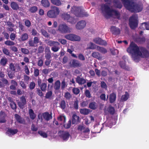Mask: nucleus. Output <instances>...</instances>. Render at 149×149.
Returning a JSON list of instances; mask_svg holds the SVG:
<instances>
[{"mask_svg": "<svg viewBox=\"0 0 149 149\" xmlns=\"http://www.w3.org/2000/svg\"><path fill=\"white\" fill-rule=\"evenodd\" d=\"M127 51L131 54L132 59L135 62L139 61L141 58L149 56V52L146 48L139 47L133 42H131Z\"/></svg>", "mask_w": 149, "mask_h": 149, "instance_id": "f257e3e1", "label": "nucleus"}, {"mask_svg": "<svg viewBox=\"0 0 149 149\" xmlns=\"http://www.w3.org/2000/svg\"><path fill=\"white\" fill-rule=\"evenodd\" d=\"M125 8L132 12L138 13L141 11L143 6L137 0H121Z\"/></svg>", "mask_w": 149, "mask_h": 149, "instance_id": "f03ea898", "label": "nucleus"}, {"mask_svg": "<svg viewBox=\"0 0 149 149\" xmlns=\"http://www.w3.org/2000/svg\"><path fill=\"white\" fill-rule=\"evenodd\" d=\"M100 10L103 15L106 17H111L117 18L120 17L119 13L116 10L110 8V5L109 4H102L101 6Z\"/></svg>", "mask_w": 149, "mask_h": 149, "instance_id": "7ed1b4c3", "label": "nucleus"}, {"mask_svg": "<svg viewBox=\"0 0 149 149\" xmlns=\"http://www.w3.org/2000/svg\"><path fill=\"white\" fill-rule=\"evenodd\" d=\"M60 13V10L58 7L55 6H53L51 10H49L47 13V15L50 18H56Z\"/></svg>", "mask_w": 149, "mask_h": 149, "instance_id": "20e7f679", "label": "nucleus"}, {"mask_svg": "<svg viewBox=\"0 0 149 149\" xmlns=\"http://www.w3.org/2000/svg\"><path fill=\"white\" fill-rule=\"evenodd\" d=\"M138 16L137 15H134L129 19V24L132 29H134L137 26Z\"/></svg>", "mask_w": 149, "mask_h": 149, "instance_id": "39448f33", "label": "nucleus"}, {"mask_svg": "<svg viewBox=\"0 0 149 149\" xmlns=\"http://www.w3.org/2000/svg\"><path fill=\"white\" fill-rule=\"evenodd\" d=\"M75 15L79 17H84L88 16V15L83 9L77 7L75 8Z\"/></svg>", "mask_w": 149, "mask_h": 149, "instance_id": "423d86ee", "label": "nucleus"}, {"mask_svg": "<svg viewBox=\"0 0 149 149\" xmlns=\"http://www.w3.org/2000/svg\"><path fill=\"white\" fill-rule=\"evenodd\" d=\"M58 29L62 33H66L70 32L69 28L65 24H60L58 26Z\"/></svg>", "mask_w": 149, "mask_h": 149, "instance_id": "0eeeda50", "label": "nucleus"}, {"mask_svg": "<svg viewBox=\"0 0 149 149\" xmlns=\"http://www.w3.org/2000/svg\"><path fill=\"white\" fill-rule=\"evenodd\" d=\"M20 101L17 102L19 107L22 109L24 108L26 104V101L25 97L22 95L19 98Z\"/></svg>", "mask_w": 149, "mask_h": 149, "instance_id": "6e6552de", "label": "nucleus"}, {"mask_svg": "<svg viewBox=\"0 0 149 149\" xmlns=\"http://www.w3.org/2000/svg\"><path fill=\"white\" fill-rule=\"evenodd\" d=\"M60 137L64 141H67L69 138L70 134L69 132L64 131H60L58 132Z\"/></svg>", "mask_w": 149, "mask_h": 149, "instance_id": "1a4fd4ad", "label": "nucleus"}, {"mask_svg": "<svg viewBox=\"0 0 149 149\" xmlns=\"http://www.w3.org/2000/svg\"><path fill=\"white\" fill-rule=\"evenodd\" d=\"M8 70L15 72H18L21 70V68L19 64L15 66V64L13 63H10L9 65Z\"/></svg>", "mask_w": 149, "mask_h": 149, "instance_id": "9d476101", "label": "nucleus"}, {"mask_svg": "<svg viewBox=\"0 0 149 149\" xmlns=\"http://www.w3.org/2000/svg\"><path fill=\"white\" fill-rule=\"evenodd\" d=\"M10 6L13 10H19L22 11L23 10V8L22 7H19L17 3L15 2L12 1L11 2Z\"/></svg>", "mask_w": 149, "mask_h": 149, "instance_id": "9b49d317", "label": "nucleus"}, {"mask_svg": "<svg viewBox=\"0 0 149 149\" xmlns=\"http://www.w3.org/2000/svg\"><path fill=\"white\" fill-rule=\"evenodd\" d=\"M122 59L123 61H120L119 63L120 67L123 69L128 70L129 68L125 64L126 60L127 59V57L125 56H124L123 57Z\"/></svg>", "mask_w": 149, "mask_h": 149, "instance_id": "f8f14e48", "label": "nucleus"}, {"mask_svg": "<svg viewBox=\"0 0 149 149\" xmlns=\"http://www.w3.org/2000/svg\"><path fill=\"white\" fill-rule=\"evenodd\" d=\"M93 41L96 44L100 45H107V43L106 41L99 38H97L94 39Z\"/></svg>", "mask_w": 149, "mask_h": 149, "instance_id": "ddd939ff", "label": "nucleus"}, {"mask_svg": "<svg viewBox=\"0 0 149 149\" xmlns=\"http://www.w3.org/2000/svg\"><path fill=\"white\" fill-rule=\"evenodd\" d=\"M42 116L43 118L46 121H49L52 118V113L50 114L48 112H46L43 113L42 114Z\"/></svg>", "mask_w": 149, "mask_h": 149, "instance_id": "4468645a", "label": "nucleus"}, {"mask_svg": "<svg viewBox=\"0 0 149 149\" xmlns=\"http://www.w3.org/2000/svg\"><path fill=\"white\" fill-rule=\"evenodd\" d=\"M86 24V22L84 20H82L77 23L76 27L78 29H81L85 26Z\"/></svg>", "mask_w": 149, "mask_h": 149, "instance_id": "2eb2a0df", "label": "nucleus"}, {"mask_svg": "<svg viewBox=\"0 0 149 149\" xmlns=\"http://www.w3.org/2000/svg\"><path fill=\"white\" fill-rule=\"evenodd\" d=\"M29 38V35L28 33H24L22 34L20 38H19L18 40L20 41H24L26 40Z\"/></svg>", "mask_w": 149, "mask_h": 149, "instance_id": "dca6fc26", "label": "nucleus"}, {"mask_svg": "<svg viewBox=\"0 0 149 149\" xmlns=\"http://www.w3.org/2000/svg\"><path fill=\"white\" fill-rule=\"evenodd\" d=\"M45 57L47 60H49L51 58V53L49 48H46L45 49Z\"/></svg>", "mask_w": 149, "mask_h": 149, "instance_id": "f3484780", "label": "nucleus"}, {"mask_svg": "<svg viewBox=\"0 0 149 149\" xmlns=\"http://www.w3.org/2000/svg\"><path fill=\"white\" fill-rule=\"evenodd\" d=\"M15 116L16 120L19 123L24 124H25V120L22 118L20 116L17 114H15Z\"/></svg>", "mask_w": 149, "mask_h": 149, "instance_id": "a211bd4d", "label": "nucleus"}, {"mask_svg": "<svg viewBox=\"0 0 149 149\" xmlns=\"http://www.w3.org/2000/svg\"><path fill=\"white\" fill-rule=\"evenodd\" d=\"M42 6L45 8H48L50 6V3L48 0H41Z\"/></svg>", "mask_w": 149, "mask_h": 149, "instance_id": "6ab92c4d", "label": "nucleus"}, {"mask_svg": "<svg viewBox=\"0 0 149 149\" xmlns=\"http://www.w3.org/2000/svg\"><path fill=\"white\" fill-rule=\"evenodd\" d=\"M0 81V88L4 87L6 85H8V82L6 79H2Z\"/></svg>", "mask_w": 149, "mask_h": 149, "instance_id": "aec40b11", "label": "nucleus"}, {"mask_svg": "<svg viewBox=\"0 0 149 149\" xmlns=\"http://www.w3.org/2000/svg\"><path fill=\"white\" fill-rule=\"evenodd\" d=\"M51 3L56 6H59L61 5L62 3L60 0H50Z\"/></svg>", "mask_w": 149, "mask_h": 149, "instance_id": "412c9836", "label": "nucleus"}, {"mask_svg": "<svg viewBox=\"0 0 149 149\" xmlns=\"http://www.w3.org/2000/svg\"><path fill=\"white\" fill-rule=\"evenodd\" d=\"M111 31L112 33L115 34H118L120 33V30L118 28H116L114 26H112L111 29Z\"/></svg>", "mask_w": 149, "mask_h": 149, "instance_id": "4be33fe9", "label": "nucleus"}, {"mask_svg": "<svg viewBox=\"0 0 149 149\" xmlns=\"http://www.w3.org/2000/svg\"><path fill=\"white\" fill-rule=\"evenodd\" d=\"M92 56L95 58H96L98 60L102 59V57L100 55V54L98 52H94L92 54Z\"/></svg>", "mask_w": 149, "mask_h": 149, "instance_id": "5701e85b", "label": "nucleus"}, {"mask_svg": "<svg viewBox=\"0 0 149 149\" xmlns=\"http://www.w3.org/2000/svg\"><path fill=\"white\" fill-rule=\"evenodd\" d=\"M7 71L9 78L11 79H13L15 76V74L16 72L8 70V69L7 70Z\"/></svg>", "mask_w": 149, "mask_h": 149, "instance_id": "b1692460", "label": "nucleus"}, {"mask_svg": "<svg viewBox=\"0 0 149 149\" xmlns=\"http://www.w3.org/2000/svg\"><path fill=\"white\" fill-rule=\"evenodd\" d=\"M140 28L142 29L149 30V22H144L141 24Z\"/></svg>", "mask_w": 149, "mask_h": 149, "instance_id": "393cba45", "label": "nucleus"}, {"mask_svg": "<svg viewBox=\"0 0 149 149\" xmlns=\"http://www.w3.org/2000/svg\"><path fill=\"white\" fill-rule=\"evenodd\" d=\"M8 61V60L6 57L3 58L0 60V64L2 66L5 67L7 64Z\"/></svg>", "mask_w": 149, "mask_h": 149, "instance_id": "a878e982", "label": "nucleus"}, {"mask_svg": "<svg viewBox=\"0 0 149 149\" xmlns=\"http://www.w3.org/2000/svg\"><path fill=\"white\" fill-rule=\"evenodd\" d=\"M97 46L93 43L91 42L88 44L87 45V49H96Z\"/></svg>", "mask_w": 149, "mask_h": 149, "instance_id": "bb28decb", "label": "nucleus"}, {"mask_svg": "<svg viewBox=\"0 0 149 149\" xmlns=\"http://www.w3.org/2000/svg\"><path fill=\"white\" fill-rule=\"evenodd\" d=\"M116 95L115 93H112L109 96V101L111 103L113 102L116 100Z\"/></svg>", "mask_w": 149, "mask_h": 149, "instance_id": "cd10ccee", "label": "nucleus"}, {"mask_svg": "<svg viewBox=\"0 0 149 149\" xmlns=\"http://www.w3.org/2000/svg\"><path fill=\"white\" fill-rule=\"evenodd\" d=\"M29 112L30 118L34 120L36 118V115L33 110L32 109H30L29 110Z\"/></svg>", "mask_w": 149, "mask_h": 149, "instance_id": "c85d7f7f", "label": "nucleus"}, {"mask_svg": "<svg viewBox=\"0 0 149 149\" xmlns=\"http://www.w3.org/2000/svg\"><path fill=\"white\" fill-rule=\"evenodd\" d=\"M115 6L117 8H120L122 7V5L119 0H113Z\"/></svg>", "mask_w": 149, "mask_h": 149, "instance_id": "c756f323", "label": "nucleus"}, {"mask_svg": "<svg viewBox=\"0 0 149 149\" xmlns=\"http://www.w3.org/2000/svg\"><path fill=\"white\" fill-rule=\"evenodd\" d=\"M129 95L128 93L126 92L124 95H123L121 98L120 101L123 102L127 100L129 98Z\"/></svg>", "mask_w": 149, "mask_h": 149, "instance_id": "7c9ffc66", "label": "nucleus"}, {"mask_svg": "<svg viewBox=\"0 0 149 149\" xmlns=\"http://www.w3.org/2000/svg\"><path fill=\"white\" fill-rule=\"evenodd\" d=\"M76 81L77 83L80 84H83L86 82V80L80 77H77Z\"/></svg>", "mask_w": 149, "mask_h": 149, "instance_id": "2f4dec72", "label": "nucleus"}, {"mask_svg": "<svg viewBox=\"0 0 149 149\" xmlns=\"http://www.w3.org/2000/svg\"><path fill=\"white\" fill-rule=\"evenodd\" d=\"M96 49L97 50L103 54H105L107 52L106 49L102 47L97 46V47Z\"/></svg>", "mask_w": 149, "mask_h": 149, "instance_id": "473e14b6", "label": "nucleus"}, {"mask_svg": "<svg viewBox=\"0 0 149 149\" xmlns=\"http://www.w3.org/2000/svg\"><path fill=\"white\" fill-rule=\"evenodd\" d=\"M41 90L43 92L47 90V84L44 83H42L39 86Z\"/></svg>", "mask_w": 149, "mask_h": 149, "instance_id": "72a5a7b5", "label": "nucleus"}, {"mask_svg": "<svg viewBox=\"0 0 149 149\" xmlns=\"http://www.w3.org/2000/svg\"><path fill=\"white\" fill-rule=\"evenodd\" d=\"M80 112L81 113L84 115H87L90 112L89 109H80Z\"/></svg>", "mask_w": 149, "mask_h": 149, "instance_id": "f704fd0d", "label": "nucleus"}, {"mask_svg": "<svg viewBox=\"0 0 149 149\" xmlns=\"http://www.w3.org/2000/svg\"><path fill=\"white\" fill-rule=\"evenodd\" d=\"M65 38L72 41L74 40V35L69 34L65 36Z\"/></svg>", "mask_w": 149, "mask_h": 149, "instance_id": "c9c22d12", "label": "nucleus"}, {"mask_svg": "<svg viewBox=\"0 0 149 149\" xmlns=\"http://www.w3.org/2000/svg\"><path fill=\"white\" fill-rule=\"evenodd\" d=\"M60 87V81L58 80L56 81L54 84V89L57 90L59 89Z\"/></svg>", "mask_w": 149, "mask_h": 149, "instance_id": "e433bc0d", "label": "nucleus"}, {"mask_svg": "<svg viewBox=\"0 0 149 149\" xmlns=\"http://www.w3.org/2000/svg\"><path fill=\"white\" fill-rule=\"evenodd\" d=\"M12 40H7L4 42V44L8 46H14L15 45V43L12 41Z\"/></svg>", "mask_w": 149, "mask_h": 149, "instance_id": "4c0bfd02", "label": "nucleus"}, {"mask_svg": "<svg viewBox=\"0 0 149 149\" xmlns=\"http://www.w3.org/2000/svg\"><path fill=\"white\" fill-rule=\"evenodd\" d=\"M58 120L59 121H62L63 124L66 122V118L65 116H60L58 118Z\"/></svg>", "mask_w": 149, "mask_h": 149, "instance_id": "58836bf2", "label": "nucleus"}, {"mask_svg": "<svg viewBox=\"0 0 149 149\" xmlns=\"http://www.w3.org/2000/svg\"><path fill=\"white\" fill-rule=\"evenodd\" d=\"M7 132L12 135H13L16 134L18 132V130L17 129H8Z\"/></svg>", "mask_w": 149, "mask_h": 149, "instance_id": "ea45409f", "label": "nucleus"}, {"mask_svg": "<svg viewBox=\"0 0 149 149\" xmlns=\"http://www.w3.org/2000/svg\"><path fill=\"white\" fill-rule=\"evenodd\" d=\"M38 133L43 138H46L47 137V134L45 132L41 130L38 131Z\"/></svg>", "mask_w": 149, "mask_h": 149, "instance_id": "a19ab883", "label": "nucleus"}, {"mask_svg": "<svg viewBox=\"0 0 149 149\" xmlns=\"http://www.w3.org/2000/svg\"><path fill=\"white\" fill-rule=\"evenodd\" d=\"M38 9V8L36 6H33L30 8L29 9V11L32 13H34L36 12Z\"/></svg>", "mask_w": 149, "mask_h": 149, "instance_id": "79ce46f5", "label": "nucleus"}, {"mask_svg": "<svg viewBox=\"0 0 149 149\" xmlns=\"http://www.w3.org/2000/svg\"><path fill=\"white\" fill-rule=\"evenodd\" d=\"M59 107L63 109H64L65 108L66 103L64 100H62L61 101L60 103Z\"/></svg>", "mask_w": 149, "mask_h": 149, "instance_id": "37998d69", "label": "nucleus"}, {"mask_svg": "<svg viewBox=\"0 0 149 149\" xmlns=\"http://www.w3.org/2000/svg\"><path fill=\"white\" fill-rule=\"evenodd\" d=\"M70 17V15L67 13H63L62 14V18L64 20L67 21L69 17Z\"/></svg>", "mask_w": 149, "mask_h": 149, "instance_id": "c03bdc74", "label": "nucleus"}, {"mask_svg": "<svg viewBox=\"0 0 149 149\" xmlns=\"http://www.w3.org/2000/svg\"><path fill=\"white\" fill-rule=\"evenodd\" d=\"M71 125V120L70 119L68 122V123L64 124L63 126L65 129H68L70 128Z\"/></svg>", "mask_w": 149, "mask_h": 149, "instance_id": "a18cd8bd", "label": "nucleus"}, {"mask_svg": "<svg viewBox=\"0 0 149 149\" xmlns=\"http://www.w3.org/2000/svg\"><path fill=\"white\" fill-rule=\"evenodd\" d=\"M89 107L92 109H95L97 108V105L95 103L92 102L90 104Z\"/></svg>", "mask_w": 149, "mask_h": 149, "instance_id": "49530a36", "label": "nucleus"}, {"mask_svg": "<svg viewBox=\"0 0 149 149\" xmlns=\"http://www.w3.org/2000/svg\"><path fill=\"white\" fill-rule=\"evenodd\" d=\"M52 95V91H48L46 93L45 97L46 99H49Z\"/></svg>", "mask_w": 149, "mask_h": 149, "instance_id": "de8ad7c7", "label": "nucleus"}, {"mask_svg": "<svg viewBox=\"0 0 149 149\" xmlns=\"http://www.w3.org/2000/svg\"><path fill=\"white\" fill-rule=\"evenodd\" d=\"M42 35L48 38L49 37V34L46 31L43 29H42L40 30Z\"/></svg>", "mask_w": 149, "mask_h": 149, "instance_id": "09e8293b", "label": "nucleus"}, {"mask_svg": "<svg viewBox=\"0 0 149 149\" xmlns=\"http://www.w3.org/2000/svg\"><path fill=\"white\" fill-rule=\"evenodd\" d=\"M36 86V84L34 81L31 82L29 84V88L30 90H32Z\"/></svg>", "mask_w": 149, "mask_h": 149, "instance_id": "8fccbe9b", "label": "nucleus"}, {"mask_svg": "<svg viewBox=\"0 0 149 149\" xmlns=\"http://www.w3.org/2000/svg\"><path fill=\"white\" fill-rule=\"evenodd\" d=\"M29 46L31 47H35V44L32 39H30L28 42Z\"/></svg>", "mask_w": 149, "mask_h": 149, "instance_id": "3c124183", "label": "nucleus"}, {"mask_svg": "<svg viewBox=\"0 0 149 149\" xmlns=\"http://www.w3.org/2000/svg\"><path fill=\"white\" fill-rule=\"evenodd\" d=\"M135 40L139 42H140L141 43L144 42L145 41V38H136L135 39Z\"/></svg>", "mask_w": 149, "mask_h": 149, "instance_id": "603ef678", "label": "nucleus"}, {"mask_svg": "<svg viewBox=\"0 0 149 149\" xmlns=\"http://www.w3.org/2000/svg\"><path fill=\"white\" fill-rule=\"evenodd\" d=\"M108 110L109 113L111 114H113L115 111L114 108L111 106H110L108 108Z\"/></svg>", "mask_w": 149, "mask_h": 149, "instance_id": "864d4df0", "label": "nucleus"}, {"mask_svg": "<svg viewBox=\"0 0 149 149\" xmlns=\"http://www.w3.org/2000/svg\"><path fill=\"white\" fill-rule=\"evenodd\" d=\"M16 37V35L15 33H11L10 35V38L11 40L14 41L15 40Z\"/></svg>", "mask_w": 149, "mask_h": 149, "instance_id": "5fc2aeb1", "label": "nucleus"}, {"mask_svg": "<svg viewBox=\"0 0 149 149\" xmlns=\"http://www.w3.org/2000/svg\"><path fill=\"white\" fill-rule=\"evenodd\" d=\"M34 76L35 77L38 76L40 74L39 70L37 68H35L34 71Z\"/></svg>", "mask_w": 149, "mask_h": 149, "instance_id": "6e6d98bb", "label": "nucleus"}, {"mask_svg": "<svg viewBox=\"0 0 149 149\" xmlns=\"http://www.w3.org/2000/svg\"><path fill=\"white\" fill-rule=\"evenodd\" d=\"M21 51L24 54H28L29 53V50L25 48H21Z\"/></svg>", "mask_w": 149, "mask_h": 149, "instance_id": "4d7b16f0", "label": "nucleus"}, {"mask_svg": "<svg viewBox=\"0 0 149 149\" xmlns=\"http://www.w3.org/2000/svg\"><path fill=\"white\" fill-rule=\"evenodd\" d=\"M56 41H55L50 40H47V44L50 46H53L54 45Z\"/></svg>", "mask_w": 149, "mask_h": 149, "instance_id": "13d9d810", "label": "nucleus"}, {"mask_svg": "<svg viewBox=\"0 0 149 149\" xmlns=\"http://www.w3.org/2000/svg\"><path fill=\"white\" fill-rule=\"evenodd\" d=\"M24 71L26 74L27 75H29L30 74V71L28 68L27 65H25L24 67Z\"/></svg>", "mask_w": 149, "mask_h": 149, "instance_id": "bf43d9fd", "label": "nucleus"}, {"mask_svg": "<svg viewBox=\"0 0 149 149\" xmlns=\"http://www.w3.org/2000/svg\"><path fill=\"white\" fill-rule=\"evenodd\" d=\"M2 52L4 54L7 55H9L10 52L9 50L5 48H3L2 49Z\"/></svg>", "mask_w": 149, "mask_h": 149, "instance_id": "052dcab7", "label": "nucleus"}, {"mask_svg": "<svg viewBox=\"0 0 149 149\" xmlns=\"http://www.w3.org/2000/svg\"><path fill=\"white\" fill-rule=\"evenodd\" d=\"M10 105L11 108L13 109H16L17 108L16 105L14 102L10 103Z\"/></svg>", "mask_w": 149, "mask_h": 149, "instance_id": "680f3d73", "label": "nucleus"}, {"mask_svg": "<svg viewBox=\"0 0 149 149\" xmlns=\"http://www.w3.org/2000/svg\"><path fill=\"white\" fill-rule=\"evenodd\" d=\"M64 97L66 99L69 100L71 97V95L70 93L67 92L65 93Z\"/></svg>", "mask_w": 149, "mask_h": 149, "instance_id": "e2e57ef3", "label": "nucleus"}, {"mask_svg": "<svg viewBox=\"0 0 149 149\" xmlns=\"http://www.w3.org/2000/svg\"><path fill=\"white\" fill-rule=\"evenodd\" d=\"M37 94L40 97H42L43 96V93L42 92V91L39 88H38L37 89Z\"/></svg>", "mask_w": 149, "mask_h": 149, "instance_id": "0e129e2a", "label": "nucleus"}, {"mask_svg": "<svg viewBox=\"0 0 149 149\" xmlns=\"http://www.w3.org/2000/svg\"><path fill=\"white\" fill-rule=\"evenodd\" d=\"M67 86L66 85L65 79L63 80L61 83V88L62 89H63Z\"/></svg>", "mask_w": 149, "mask_h": 149, "instance_id": "69168bd1", "label": "nucleus"}, {"mask_svg": "<svg viewBox=\"0 0 149 149\" xmlns=\"http://www.w3.org/2000/svg\"><path fill=\"white\" fill-rule=\"evenodd\" d=\"M25 24L28 27H29L31 26V23L29 20L27 19L25 21Z\"/></svg>", "mask_w": 149, "mask_h": 149, "instance_id": "338daca9", "label": "nucleus"}, {"mask_svg": "<svg viewBox=\"0 0 149 149\" xmlns=\"http://www.w3.org/2000/svg\"><path fill=\"white\" fill-rule=\"evenodd\" d=\"M31 129L33 131L36 132L38 130V128L36 127L34 124H32L31 125Z\"/></svg>", "mask_w": 149, "mask_h": 149, "instance_id": "774afa93", "label": "nucleus"}]
</instances>
